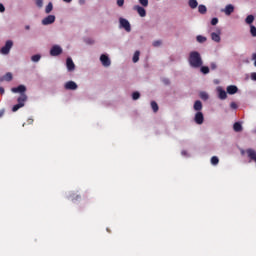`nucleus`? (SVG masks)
Segmentation results:
<instances>
[{
    "mask_svg": "<svg viewBox=\"0 0 256 256\" xmlns=\"http://www.w3.org/2000/svg\"><path fill=\"white\" fill-rule=\"evenodd\" d=\"M210 69H212V71H215V69H217V63L212 62V63L210 64Z\"/></svg>",
    "mask_w": 256,
    "mask_h": 256,
    "instance_id": "4c0bfd02",
    "label": "nucleus"
},
{
    "mask_svg": "<svg viewBox=\"0 0 256 256\" xmlns=\"http://www.w3.org/2000/svg\"><path fill=\"white\" fill-rule=\"evenodd\" d=\"M0 13H5V6L0 3Z\"/></svg>",
    "mask_w": 256,
    "mask_h": 256,
    "instance_id": "a19ab883",
    "label": "nucleus"
},
{
    "mask_svg": "<svg viewBox=\"0 0 256 256\" xmlns=\"http://www.w3.org/2000/svg\"><path fill=\"white\" fill-rule=\"evenodd\" d=\"M80 5H83L85 3V0H79Z\"/></svg>",
    "mask_w": 256,
    "mask_h": 256,
    "instance_id": "09e8293b",
    "label": "nucleus"
},
{
    "mask_svg": "<svg viewBox=\"0 0 256 256\" xmlns=\"http://www.w3.org/2000/svg\"><path fill=\"white\" fill-rule=\"evenodd\" d=\"M165 85H169V79H164Z\"/></svg>",
    "mask_w": 256,
    "mask_h": 256,
    "instance_id": "49530a36",
    "label": "nucleus"
},
{
    "mask_svg": "<svg viewBox=\"0 0 256 256\" xmlns=\"http://www.w3.org/2000/svg\"><path fill=\"white\" fill-rule=\"evenodd\" d=\"M37 7H43V0H36Z\"/></svg>",
    "mask_w": 256,
    "mask_h": 256,
    "instance_id": "ea45409f",
    "label": "nucleus"
},
{
    "mask_svg": "<svg viewBox=\"0 0 256 256\" xmlns=\"http://www.w3.org/2000/svg\"><path fill=\"white\" fill-rule=\"evenodd\" d=\"M250 33H251L252 37H256V27L255 26L250 27Z\"/></svg>",
    "mask_w": 256,
    "mask_h": 256,
    "instance_id": "f704fd0d",
    "label": "nucleus"
},
{
    "mask_svg": "<svg viewBox=\"0 0 256 256\" xmlns=\"http://www.w3.org/2000/svg\"><path fill=\"white\" fill-rule=\"evenodd\" d=\"M233 11H235V7L231 4H229L225 7L224 13H225V15H231V13H233Z\"/></svg>",
    "mask_w": 256,
    "mask_h": 256,
    "instance_id": "f3484780",
    "label": "nucleus"
},
{
    "mask_svg": "<svg viewBox=\"0 0 256 256\" xmlns=\"http://www.w3.org/2000/svg\"><path fill=\"white\" fill-rule=\"evenodd\" d=\"M5 94V88L0 87V95H4Z\"/></svg>",
    "mask_w": 256,
    "mask_h": 256,
    "instance_id": "37998d69",
    "label": "nucleus"
},
{
    "mask_svg": "<svg viewBox=\"0 0 256 256\" xmlns=\"http://www.w3.org/2000/svg\"><path fill=\"white\" fill-rule=\"evenodd\" d=\"M100 61L104 67H109L111 65V60L109 59V56L102 54L100 56Z\"/></svg>",
    "mask_w": 256,
    "mask_h": 256,
    "instance_id": "1a4fd4ad",
    "label": "nucleus"
},
{
    "mask_svg": "<svg viewBox=\"0 0 256 256\" xmlns=\"http://www.w3.org/2000/svg\"><path fill=\"white\" fill-rule=\"evenodd\" d=\"M31 59H32V61H33L34 63H37L38 61L41 60V55H39V54L33 55V56L31 57Z\"/></svg>",
    "mask_w": 256,
    "mask_h": 256,
    "instance_id": "7c9ffc66",
    "label": "nucleus"
},
{
    "mask_svg": "<svg viewBox=\"0 0 256 256\" xmlns=\"http://www.w3.org/2000/svg\"><path fill=\"white\" fill-rule=\"evenodd\" d=\"M12 93H20V95H25V91H27V87L24 85H19L18 87H14L11 89Z\"/></svg>",
    "mask_w": 256,
    "mask_h": 256,
    "instance_id": "423d86ee",
    "label": "nucleus"
},
{
    "mask_svg": "<svg viewBox=\"0 0 256 256\" xmlns=\"http://www.w3.org/2000/svg\"><path fill=\"white\" fill-rule=\"evenodd\" d=\"M246 153L248 155V157L252 160L255 161L256 160V151L253 149H247Z\"/></svg>",
    "mask_w": 256,
    "mask_h": 256,
    "instance_id": "2eb2a0df",
    "label": "nucleus"
},
{
    "mask_svg": "<svg viewBox=\"0 0 256 256\" xmlns=\"http://www.w3.org/2000/svg\"><path fill=\"white\" fill-rule=\"evenodd\" d=\"M120 27L122 29H125L127 33H131V23L125 18H120L119 19Z\"/></svg>",
    "mask_w": 256,
    "mask_h": 256,
    "instance_id": "7ed1b4c3",
    "label": "nucleus"
},
{
    "mask_svg": "<svg viewBox=\"0 0 256 256\" xmlns=\"http://www.w3.org/2000/svg\"><path fill=\"white\" fill-rule=\"evenodd\" d=\"M140 5L142 7H148L149 6V0H139Z\"/></svg>",
    "mask_w": 256,
    "mask_h": 256,
    "instance_id": "473e14b6",
    "label": "nucleus"
},
{
    "mask_svg": "<svg viewBox=\"0 0 256 256\" xmlns=\"http://www.w3.org/2000/svg\"><path fill=\"white\" fill-rule=\"evenodd\" d=\"M25 29H26L27 31H29V29H31V27H30L29 25H27V26H25Z\"/></svg>",
    "mask_w": 256,
    "mask_h": 256,
    "instance_id": "3c124183",
    "label": "nucleus"
},
{
    "mask_svg": "<svg viewBox=\"0 0 256 256\" xmlns=\"http://www.w3.org/2000/svg\"><path fill=\"white\" fill-rule=\"evenodd\" d=\"M18 105H25V102L27 101V94H21L18 99Z\"/></svg>",
    "mask_w": 256,
    "mask_h": 256,
    "instance_id": "dca6fc26",
    "label": "nucleus"
},
{
    "mask_svg": "<svg viewBox=\"0 0 256 256\" xmlns=\"http://www.w3.org/2000/svg\"><path fill=\"white\" fill-rule=\"evenodd\" d=\"M78 199H81V196H77Z\"/></svg>",
    "mask_w": 256,
    "mask_h": 256,
    "instance_id": "603ef678",
    "label": "nucleus"
},
{
    "mask_svg": "<svg viewBox=\"0 0 256 256\" xmlns=\"http://www.w3.org/2000/svg\"><path fill=\"white\" fill-rule=\"evenodd\" d=\"M188 63L193 69H199V67H203V58L199 52L192 51L189 54Z\"/></svg>",
    "mask_w": 256,
    "mask_h": 256,
    "instance_id": "f257e3e1",
    "label": "nucleus"
},
{
    "mask_svg": "<svg viewBox=\"0 0 256 256\" xmlns=\"http://www.w3.org/2000/svg\"><path fill=\"white\" fill-rule=\"evenodd\" d=\"M55 23V15H48L42 20V25H52Z\"/></svg>",
    "mask_w": 256,
    "mask_h": 256,
    "instance_id": "6e6552de",
    "label": "nucleus"
},
{
    "mask_svg": "<svg viewBox=\"0 0 256 256\" xmlns=\"http://www.w3.org/2000/svg\"><path fill=\"white\" fill-rule=\"evenodd\" d=\"M21 107H24V104H16L12 107V111L13 113L19 111V109H21Z\"/></svg>",
    "mask_w": 256,
    "mask_h": 256,
    "instance_id": "bb28decb",
    "label": "nucleus"
},
{
    "mask_svg": "<svg viewBox=\"0 0 256 256\" xmlns=\"http://www.w3.org/2000/svg\"><path fill=\"white\" fill-rule=\"evenodd\" d=\"M211 39L215 41V43H221V31H218V33L212 32Z\"/></svg>",
    "mask_w": 256,
    "mask_h": 256,
    "instance_id": "9b49d317",
    "label": "nucleus"
},
{
    "mask_svg": "<svg viewBox=\"0 0 256 256\" xmlns=\"http://www.w3.org/2000/svg\"><path fill=\"white\" fill-rule=\"evenodd\" d=\"M53 11V3H48V5L45 8V13L49 14Z\"/></svg>",
    "mask_w": 256,
    "mask_h": 256,
    "instance_id": "393cba45",
    "label": "nucleus"
},
{
    "mask_svg": "<svg viewBox=\"0 0 256 256\" xmlns=\"http://www.w3.org/2000/svg\"><path fill=\"white\" fill-rule=\"evenodd\" d=\"M3 115H5V110H0V118L3 117Z\"/></svg>",
    "mask_w": 256,
    "mask_h": 256,
    "instance_id": "a18cd8bd",
    "label": "nucleus"
},
{
    "mask_svg": "<svg viewBox=\"0 0 256 256\" xmlns=\"http://www.w3.org/2000/svg\"><path fill=\"white\" fill-rule=\"evenodd\" d=\"M118 7H123L125 5V0H117Z\"/></svg>",
    "mask_w": 256,
    "mask_h": 256,
    "instance_id": "e433bc0d",
    "label": "nucleus"
},
{
    "mask_svg": "<svg viewBox=\"0 0 256 256\" xmlns=\"http://www.w3.org/2000/svg\"><path fill=\"white\" fill-rule=\"evenodd\" d=\"M217 23H219V19L218 18H212L211 25H217Z\"/></svg>",
    "mask_w": 256,
    "mask_h": 256,
    "instance_id": "58836bf2",
    "label": "nucleus"
},
{
    "mask_svg": "<svg viewBox=\"0 0 256 256\" xmlns=\"http://www.w3.org/2000/svg\"><path fill=\"white\" fill-rule=\"evenodd\" d=\"M251 78L253 79V81H256V72L252 73Z\"/></svg>",
    "mask_w": 256,
    "mask_h": 256,
    "instance_id": "c03bdc74",
    "label": "nucleus"
},
{
    "mask_svg": "<svg viewBox=\"0 0 256 256\" xmlns=\"http://www.w3.org/2000/svg\"><path fill=\"white\" fill-rule=\"evenodd\" d=\"M230 106H231V109H237V104L235 102H232Z\"/></svg>",
    "mask_w": 256,
    "mask_h": 256,
    "instance_id": "79ce46f5",
    "label": "nucleus"
},
{
    "mask_svg": "<svg viewBox=\"0 0 256 256\" xmlns=\"http://www.w3.org/2000/svg\"><path fill=\"white\" fill-rule=\"evenodd\" d=\"M139 55H140V52L139 51H136L133 55V63H137V61H139Z\"/></svg>",
    "mask_w": 256,
    "mask_h": 256,
    "instance_id": "cd10ccee",
    "label": "nucleus"
},
{
    "mask_svg": "<svg viewBox=\"0 0 256 256\" xmlns=\"http://www.w3.org/2000/svg\"><path fill=\"white\" fill-rule=\"evenodd\" d=\"M233 129L234 131H236V133H240V131H243V126L241 125V123L236 122L233 125Z\"/></svg>",
    "mask_w": 256,
    "mask_h": 256,
    "instance_id": "6ab92c4d",
    "label": "nucleus"
},
{
    "mask_svg": "<svg viewBox=\"0 0 256 256\" xmlns=\"http://www.w3.org/2000/svg\"><path fill=\"white\" fill-rule=\"evenodd\" d=\"M30 123H33V120H30Z\"/></svg>",
    "mask_w": 256,
    "mask_h": 256,
    "instance_id": "864d4df0",
    "label": "nucleus"
},
{
    "mask_svg": "<svg viewBox=\"0 0 256 256\" xmlns=\"http://www.w3.org/2000/svg\"><path fill=\"white\" fill-rule=\"evenodd\" d=\"M161 43V40H156L153 42V47H160Z\"/></svg>",
    "mask_w": 256,
    "mask_h": 256,
    "instance_id": "c9c22d12",
    "label": "nucleus"
},
{
    "mask_svg": "<svg viewBox=\"0 0 256 256\" xmlns=\"http://www.w3.org/2000/svg\"><path fill=\"white\" fill-rule=\"evenodd\" d=\"M151 107H152V110L154 111V113H157V111H159V105L157 104V102L152 101Z\"/></svg>",
    "mask_w": 256,
    "mask_h": 256,
    "instance_id": "b1692460",
    "label": "nucleus"
},
{
    "mask_svg": "<svg viewBox=\"0 0 256 256\" xmlns=\"http://www.w3.org/2000/svg\"><path fill=\"white\" fill-rule=\"evenodd\" d=\"M247 25H251V23H253L255 21V16L253 15H248L245 19Z\"/></svg>",
    "mask_w": 256,
    "mask_h": 256,
    "instance_id": "5701e85b",
    "label": "nucleus"
},
{
    "mask_svg": "<svg viewBox=\"0 0 256 256\" xmlns=\"http://www.w3.org/2000/svg\"><path fill=\"white\" fill-rule=\"evenodd\" d=\"M64 1V3H71V1H73V0H63Z\"/></svg>",
    "mask_w": 256,
    "mask_h": 256,
    "instance_id": "8fccbe9b",
    "label": "nucleus"
},
{
    "mask_svg": "<svg viewBox=\"0 0 256 256\" xmlns=\"http://www.w3.org/2000/svg\"><path fill=\"white\" fill-rule=\"evenodd\" d=\"M139 97H141V94L139 92H133L132 98L134 101H137V99H139Z\"/></svg>",
    "mask_w": 256,
    "mask_h": 256,
    "instance_id": "72a5a7b5",
    "label": "nucleus"
},
{
    "mask_svg": "<svg viewBox=\"0 0 256 256\" xmlns=\"http://www.w3.org/2000/svg\"><path fill=\"white\" fill-rule=\"evenodd\" d=\"M201 109H203V103H201L200 100H197V101L194 103V110L200 112Z\"/></svg>",
    "mask_w": 256,
    "mask_h": 256,
    "instance_id": "a211bd4d",
    "label": "nucleus"
},
{
    "mask_svg": "<svg viewBox=\"0 0 256 256\" xmlns=\"http://www.w3.org/2000/svg\"><path fill=\"white\" fill-rule=\"evenodd\" d=\"M61 53H63V48H61V46H59V45L52 46V48L50 50L51 57H57V56L61 55Z\"/></svg>",
    "mask_w": 256,
    "mask_h": 256,
    "instance_id": "20e7f679",
    "label": "nucleus"
},
{
    "mask_svg": "<svg viewBox=\"0 0 256 256\" xmlns=\"http://www.w3.org/2000/svg\"><path fill=\"white\" fill-rule=\"evenodd\" d=\"M212 165H219V158L217 156H213L211 158Z\"/></svg>",
    "mask_w": 256,
    "mask_h": 256,
    "instance_id": "2f4dec72",
    "label": "nucleus"
},
{
    "mask_svg": "<svg viewBox=\"0 0 256 256\" xmlns=\"http://www.w3.org/2000/svg\"><path fill=\"white\" fill-rule=\"evenodd\" d=\"M217 92H218L219 99H222V100L227 99V92H225V90H223L222 88H218Z\"/></svg>",
    "mask_w": 256,
    "mask_h": 256,
    "instance_id": "4468645a",
    "label": "nucleus"
},
{
    "mask_svg": "<svg viewBox=\"0 0 256 256\" xmlns=\"http://www.w3.org/2000/svg\"><path fill=\"white\" fill-rule=\"evenodd\" d=\"M200 71L201 73H203L204 75H207L209 73V67L207 66H200Z\"/></svg>",
    "mask_w": 256,
    "mask_h": 256,
    "instance_id": "c85d7f7f",
    "label": "nucleus"
},
{
    "mask_svg": "<svg viewBox=\"0 0 256 256\" xmlns=\"http://www.w3.org/2000/svg\"><path fill=\"white\" fill-rule=\"evenodd\" d=\"M252 59H253V61H256V53H254V54L252 55Z\"/></svg>",
    "mask_w": 256,
    "mask_h": 256,
    "instance_id": "de8ad7c7",
    "label": "nucleus"
},
{
    "mask_svg": "<svg viewBox=\"0 0 256 256\" xmlns=\"http://www.w3.org/2000/svg\"><path fill=\"white\" fill-rule=\"evenodd\" d=\"M200 99H203V101H207V99H209V94H207V92H201Z\"/></svg>",
    "mask_w": 256,
    "mask_h": 256,
    "instance_id": "c756f323",
    "label": "nucleus"
},
{
    "mask_svg": "<svg viewBox=\"0 0 256 256\" xmlns=\"http://www.w3.org/2000/svg\"><path fill=\"white\" fill-rule=\"evenodd\" d=\"M198 11L199 13H201V15H205V13H207V7L203 4L198 6Z\"/></svg>",
    "mask_w": 256,
    "mask_h": 256,
    "instance_id": "4be33fe9",
    "label": "nucleus"
},
{
    "mask_svg": "<svg viewBox=\"0 0 256 256\" xmlns=\"http://www.w3.org/2000/svg\"><path fill=\"white\" fill-rule=\"evenodd\" d=\"M134 11H137L138 15H140V17H146L147 16V11L145 10V8L139 6V5H135L133 7Z\"/></svg>",
    "mask_w": 256,
    "mask_h": 256,
    "instance_id": "0eeeda50",
    "label": "nucleus"
},
{
    "mask_svg": "<svg viewBox=\"0 0 256 256\" xmlns=\"http://www.w3.org/2000/svg\"><path fill=\"white\" fill-rule=\"evenodd\" d=\"M196 40L198 41V43H205V41H207V38L202 35H198L196 37Z\"/></svg>",
    "mask_w": 256,
    "mask_h": 256,
    "instance_id": "a878e982",
    "label": "nucleus"
},
{
    "mask_svg": "<svg viewBox=\"0 0 256 256\" xmlns=\"http://www.w3.org/2000/svg\"><path fill=\"white\" fill-rule=\"evenodd\" d=\"M195 123L197 125H203V122L205 121V117L203 116V112H197L194 117Z\"/></svg>",
    "mask_w": 256,
    "mask_h": 256,
    "instance_id": "39448f33",
    "label": "nucleus"
},
{
    "mask_svg": "<svg viewBox=\"0 0 256 256\" xmlns=\"http://www.w3.org/2000/svg\"><path fill=\"white\" fill-rule=\"evenodd\" d=\"M65 89H67L68 91H75L77 89V83L73 82V81H68L65 83Z\"/></svg>",
    "mask_w": 256,
    "mask_h": 256,
    "instance_id": "9d476101",
    "label": "nucleus"
},
{
    "mask_svg": "<svg viewBox=\"0 0 256 256\" xmlns=\"http://www.w3.org/2000/svg\"><path fill=\"white\" fill-rule=\"evenodd\" d=\"M2 81H13V74H11V72L6 73L3 76Z\"/></svg>",
    "mask_w": 256,
    "mask_h": 256,
    "instance_id": "412c9836",
    "label": "nucleus"
},
{
    "mask_svg": "<svg viewBox=\"0 0 256 256\" xmlns=\"http://www.w3.org/2000/svg\"><path fill=\"white\" fill-rule=\"evenodd\" d=\"M66 67L68 71H75V63L73 62V59L67 58Z\"/></svg>",
    "mask_w": 256,
    "mask_h": 256,
    "instance_id": "f8f14e48",
    "label": "nucleus"
},
{
    "mask_svg": "<svg viewBox=\"0 0 256 256\" xmlns=\"http://www.w3.org/2000/svg\"><path fill=\"white\" fill-rule=\"evenodd\" d=\"M12 47H13V41L7 40L5 45L0 49V53L2 55H9Z\"/></svg>",
    "mask_w": 256,
    "mask_h": 256,
    "instance_id": "f03ea898",
    "label": "nucleus"
},
{
    "mask_svg": "<svg viewBox=\"0 0 256 256\" xmlns=\"http://www.w3.org/2000/svg\"><path fill=\"white\" fill-rule=\"evenodd\" d=\"M226 91H227L228 95H235V93H237V91H239V88H237V86H235V85H230L226 88Z\"/></svg>",
    "mask_w": 256,
    "mask_h": 256,
    "instance_id": "ddd939ff",
    "label": "nucleus"
},
{
    "mask_svg": "<svg viewBox=\"0 0 256 256\" xmlns=\"http://www.w3.org/2000/svg\"><path fill=\"white\" fill-rule=\"evenodd\" d=\"M188 5L191 9H197L199 3L197 2V0H189Z\"/></svg>",
    "mask_w": 256,
    "mask_h": 256,
    "instance_id": "aec40b11",
    "label": "nucleus"
}]
</instances>
